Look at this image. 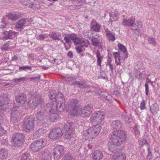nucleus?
<instances>
[{"label":"nucleus","mask_w":160,"mask_h":160,"mask_svg":"<svg viewBox=\"0 0 160 160\" xmlns=\"http://www.w3.org/2000/svg\"><path fill=\"white\" fill-rule=\"evenodd\" d=\"M112 128L117 130L113 131L111 136V142L113 145L119 146L124 143L127 138L126 132L123 131L117 130L121 128L122 124L120 121L116 120L112 122Z\"/></svg>","instance_id":"f257e3e1"},{"label":"nucleus","mask_w":160,"mask_h":160,"mask_svg":"<svg viewBox=\"0 0 160 160\" xmlns=\"http://www.w3.org/2000/svg\"><path fill=\"white\" fill-rule=\"evenodd\" d=\"M68 107L67 111L71 115H77L79 114V109L78 101L76 99L69 100L68 103Z\"/></svg>","instance_id":"f03ea898"},{"label":"nucleus","mask_w":160,"mask_h":160,"mask_svg":"<svg viewBox=\"0 0 160 160\" xmlns=\"http://www.w3.org/2000/svg\"><path fill=\"white\" fill-rule=\"evenodd\" d=\"M48 107L46 109L47 112H55L56 111L59 112L63 111L65 108V102H56L55 104L51 103L47 105Z\"/></svg>","instance_id":"7ed1b4c3"},{"label":"nucleus","mask_w":160,"mask_h":160,"mask_svg":"<svg viewBox=\"0 0 160 160\" xmlns=\"http://www.w3.org/2000/svg\"><path fill=\"white\" fill-rule=\"evenodd\" d=\"M34 118L32 117H26L24 118L23 124V129L26 132L32 131L34 128Z\"/></svg>","instance_id":"20e7f679"},{"label":"nucleus","mask_w":160,"mask_h":160,"mask_svg":"<svg viewBox=\"0 0 160 160\" xmlns=\"http://www.w3.org/2000/svg\"><path fill=\"white\" fill-rule=\"evenodd\" d=\"M11 104L10 99L8 95L7 94L1 95L0 96V108L3 110H6L9 108Z\"/></svg>","instance_id":"39448f33"},{"label":"nucleus","mask_w":160,"mask_h":160,"mask_svg":"<svg viewBox=\"0 0 160 160\" xmlns=\"http://www.w3.org/2000/svg\"><path fill=\"white\" fill-rule=\"evenodd\" d=\"M101 130L100 125H94L93 127L87 129L85 132V134H87L88 137H92L93 138L94 137L97 136L100 132Z\"/></svg>","instance_id":"423d86ee"},{"label":"nucleus","mask_w":160,"mask_h":160,"mask_svg":"<svg viewBox=\"0 0 160 160\" xmlns=\"http://www.w3.org/2000/svg\"><path fill=\"white\" fill-rule=\"evenodd\" d=\"M104 118L103 113L98 111L94 114L90 118L91 123L94 125H99Z\"/></svg>","instance_id":"0eeeda50"},{"label":"nucleus","mask_w":160,"mask_h":160,"mask_svg":"<svg viewBox=\"0 0 160 160\" xmlns=\"http://www.w3.org/2000/svg\"><path fill=\"white\" fill-rule=\"evenodd\" d=\"M24 6L33 9L40 8V5L38 2L36 0H19Z\"/></svg>","instance_id":"6e6552de"},{"label":"nucleus","mask_w":160,"mask_h":160,"mask_svg":"<svg viewBox=\"0 0 160 160\" xmlns=\"http://www.w3.org/2000/svg\"><path fill=\"white\" fill-rule=\"evenodd\" d=\"M44 140L42 139L37 140L31 144L29 147L30 148L32 151H38L44 147Z\"/></svg>","instance_id":"1a4fd4ad"},{"label":"nucleus","mask_w":160,"mask_h":160,"mask_svg":"<svg viewBox=\"0 0 160 160\" xmlns=\"http://www.w3.org/2000/svg\"><path fill=\"white\" fill-rule=\"evenodd\" d=\"M24 136L20 133H16L12 137L13 142L15 146L20 147L23 144Z\"/></svg>","instance_id":"9d476101"},{"label":"nucleus","mask_w":160,"mask_h":160,"mask_svg":"<svg viewBox=\"0 0 160 160\" xmlns=\"http://www.w3.org/2000/svg\"><path fill=\"white\" fill-rule=\"evenodd\" d=\"M46 112L43 111H39L36 113L38 122L40 123L44 124L48 122V119Z\"/></svg>","instance_id":"9b49d317"},{"label":"nucleus","mask_w":160,"mask_h":160,"mask_svg":"<svg viewBox=\"0 0 160 160\" xmlns=\"http://www.w3.org/2000/svg\"><path fill=\"white\" fill-rule=\"evenodd\" d=\"M62 135V131L60 128H54L51 130L49 137L52 139H56L61 137Z\"/></svg>","instance_id":"f8f14e48"},{"label":"nucleus","mask_w":160,"mask_h":160,"mask_svg":"<svg viewBox=\"0 0 160 160\" xmlns=\"http://www.w3.org/2000/svg\"><path fill=\"white\" fill-rule=\"evenodd\" d=\"M54 91H51L50 92L51 99L55 98L56 102H65V100L64 95L61 92H58L56 94H54Z\"/></svg>","instance_id":"ddd939ff"},{"label":"nucleus","mask_w":160,"mask_h":160,"mask_svg":"<svg viewBox=\"0 0 160 160\" xmlns=\"http://www.w3.org/2000/svg\"><path fill=\"white\" fill-rule=\"evenodd\" d=\"M64 148L62 145H57L55 147L53 151V155L55 159H59L61 155H63Z\"/></svg>","instance_id":"4468645a"},{"label":"nucleus","mask_w":160,"mask_h":160,"mask_svg":"<svg viewBox=\"0 0 160 160\" xmlns=\"http://www.w3.org/2000/svg\"><path fill=\"white\" fill-rule=\"evenodd\" d=\"M64 128L65 130V135L66 138L67 139L70 138L73 135L74 130L69 123L64 125Z\"/></svg>","instance_id":"2eb2a0df"},{"label":"nucleus","mask_w":160,"mask_h":160,"mask_svg":"<svg viewBox=\"0 0 160 160\" xmlns=\"http://www.w3.org/2000/svg\"><path fill=\"white\" fill-rule=\"evenodd\" d=\"M43 102V99L41 96L38 95L35 96L33 99L31 104L32 108H34L35 107H37Z\"/></svg>","instance_id":"dca6fc26"},{"label":"nucleus","mask_w":160,"mask_h":160,"mask_svg":"<svg viewBox=\"0 0 160 160\" xmlns=\"http://www.w3.org/2000/svg\"><path fill=\"white\" fill-rule=\"evenodd\" d=\"M16 102L20 105H23L27 101V97L25 95L20 94L15 97Z\"/></svg>","instance_id":"f3484780"},{"label":"nucleus","mask_w":160,"mask_h":160,"mask_svg":"<svg viewBox=\"0 0 160 160\" xmlns=\"http://www.w3.org/2000/svg\"><path fill=\"white\" fill-rule=\"evenodd\" d=\"M39 155H42V160H51V154L49 151L46 149L40 152Z\"/></svg>","instance_id":"a211bd4d"},{"label":"nucleus","mask_w":160,"mask_h":160,"mask_svg":"<svg viewBox=\"0 0 160 160\" xmlns=\"http://www.w3.org/2000/svg\"><path fill=\"white\" fill-rule=\"evenodd\" d=\"M3 33L4 35V38L6 39H11L12 38H14L18 36L19 34L18 32H12L11 30H10L8 32L4 31Z\"/></svg>","instance_id":"6ab92c4d"},{"label":"nucleus","mask_w":160,"mask_h":160,"mask_svg":"<svg viewBox=\"0 0 160 160\" xmlns=\"http://www.w3.org/2000/svg\"><path fill=\"white\" fill-rule=\"evenodd\" d=\"M92 156L93 160H100L102 159L103 154L100 150H96L94 152Z\"/></svg>","instance_id":"aec40b11"},{"label":"nucleus","mask_w":160,"mask_h":160,"mask_svg":"<svg viewBox=\"0 0 160 160\" xmlns=\"http://www.w3.org/2000/svg\"><path fill=\"white\" fill-rule=\"evenodd\" d=\"M113 55H114L115 62L117 65L121 64L120 61H124V60L128 57L127 56H124L122 57L120 56L119 57V54L118 52H115Z\"/></svg>","instance_id":"412c9836"},{"label":"nucleus","mask_w":160,"mask_h":160,"mask_svg":"<svg viewBox=\"0 0 160 160\" xmlns=\"http://www.w3.org/2000/svg\"><path fill=\"white\" fill-rule=\"evenodd\" d=\"M135 21V18L131 17L128 19H125L123 21V25L130 27L131 28L132 27L133 24L134 23Z\"/></svg>","instance_id":"4be33fe9"},{"label":"nucleus","mask_w":160,"mask_h":160,"mask_svg":"<svg viewBox=\"0 0 160 160\" xmlns=\"http://www.w3.org/2000/svg\"><path fill=\"white\" fill-rule=\"evenodd\" d=\"M79 114L77 116L81 115L83 117L89 116L91 113H90V111H88L84 108L83 109H81L80 108L79 109Z\"/></svg>","instance_id":"5701e85b"},{"label":"nucleus","mask_w":160,"mask_h":160,"mask_svg":"<svg viewBox=\"0 0 160 160\" xmlns=\"http://www.w3.org/2000/svg\"><path fill=\"white\" fill-rule=\"evenodd\" d=\"M26 20L27 19L25 18H22L18 21L16 25V28L18 29L23 28V27L26 22Z\"/></svg>","instance_id":"b1692460"},{"label":"nucleus","mask_w":160,"mask_h":160,"mask_svg":"<svg viewBox=\"0 0 160 160\" xmlns=\"http://www.w3.org/2000/svg\"><path fill=\"white\" fill-rule=\"evenodd\" d=\"M150 111L153 114H155L159 110V107L158 104L155 103L150 106Z\"/></svg>","instance_id":"393cba45"},{"label":"nucleus","mask_w":160,"mask_h":160,"mask_svg":"<svg viewBox=\"0 0 160 160\" xmlns=\"http://www.w3.org/2000/svg\"><path fill=\"white\" fill-rule=\"evenodd\" d=\"M46 132V129L44 130V129L41 128L38 129L34 133L33 136L35 138H37L43 135Z\"/></svg>","instance_id":"a878e982"},{"label":"nucleus","mask_w":160,"mask_h":160,"mask_svg":"<svg viewBox=\"0 0 160 160\" xmlns=\"http://www.w3.org/2000/svg\"><path fill=\"white\" fill-rule=\"evenodd\" d=\"M142 27V22L140 21H137L136 23L133 24L132 29L139 32L140 29Z\"/></svg>","instance_id":"bb28decb"},{"label":"nucleus","mask_w":160,"mask_h":160,"mask_svg":"<svg viewBox=\"0 0 160 160\" xmlns=\"http://www.w3.org/2000/svg\"><path fill=\"white\" fill-rule=\"evenodd\" d=\"M93 23H94V24L92 26V29L96 32H98L100 28V25L96 22L93 21L92 22L91 24H92Z\"/></svg>","instance_id":"cd10ccee"},{"label":"nucleus","mask_w":160,"mask_h":160,"mask_svg":"<svg viewBox=\"0 0 160 160\" xmlns=\"http://www.w3.org/2000/svg\"><path fill=\"white\" fill-rule=\"evenodd\" d=\"M7 17L13 21H15L18 20L19 18V15L15 13H9Z\"/></svg>","instance_id":"c85d7f7f"},{"label":"nucleus","mask_w":160,"mask_h":160,"mask_svg":"<svg viewBox=\"0 0 160 160\" xmlns=\"http://www.w3.org/2000/svg\"><path fill=\"white\" fill-rule=\"evenodd\" d=\"M50 112L51 113L50 114L49 120L51 122H53L58 118V115L56 113V112Z\"/></svg>","instance_id":"c756f323"},{"label":"nucleus","mask_w":160,"mask_h":160,"mask_svg":"<svg viewBox=\"0 0 160 160\" xmlns=\"http://www.w3.org/2000/svg\"><path fill=\"white\" fill-rule=\"evenodd\" d=\"M122 116L123 120L125 121L127 124H129L131 122L132 119L130 118L126 114L122 113Z\"/></svg>","instance_id":"7c9ffc66"},{"label":"nucleus","mask_w":160,"mask_h":160,"mask_svg":"<svg viewBox=\"0 0 160 160\" xmlns=\"http://www.w3.org/2000/svg\"><path fill=\"white\" fill-rule=\"evenodd\" d=\"M113 158L114 160H125L126 156L124 154L119 155H114Z\"/></svg>","instance_id":"2f4dec72"},{"label":"nucleus","mask_w":160,"mask_h":160,"mask_svg":"<svg viewBox=\"0 0 160 160\" xmlns=\"http://www.w3.org/2000/svg\"><path fill=\"white\" fill-rule=\"evenodd\" d=\"M7 153L5 149H0V158L3 159L7 157Z\"/></svg>","instance_id":"473e14b6"},{"label":"nucleus","mask_w":160,"mask_h":160,"mask_svg":"<svg viewBox=\"0 0 160 160\" xmlns=\"http://www.w3.org/2000/svg\"><path fill=\"white\" fill-rule=\"evenodd\" d=\"M91 41L92 45L94 46H99L100 42L97 38L95 37H92V38Z\"/></svg>","instance_id":"72a5a7b5"},{"label":"nucleus","mask_w":160,"mask_h":160,"mask_svg":"<svg viewBox=\"0 0 160 160\" xmlns=\"http://www.w3.org/2000/svg\"><path fill=\"white\" fill-rule=\"evenodd\" d=\"M30 156L28 153H25L22 154L21 160H30Z\"/></svg>","instance_id":"f704fd0d"},{"label":"nucleus","mask_w":160,"mask_h":160,"mask_svg":"<svg viewBox=\"0 0 160 160\" xmlns=\"http://www.w3.org/2000/svg\"><path fill=\"white\" fill-rule=\"evenodd\" d=\"M89 41L88 40H82L81 41V46L82 48L83 47H88Z\"/></svg>","instance_id":"c9c22d12"},{"label":"nucleus","mask_w":160,"mask_h":160,"mask_svg":"<svg viewBox=\"0 0 160 160\" xmlns=\"http://www.w3.org/2000/svg\"><path fill=\"white\" fill-rule=\"evenodd\" d=\"M84 108L88 111H90V113H91V112L93 109V106L92 104H89L87 105V106L84 107Z\"/></svg>","instance_id":"e433bc0d"},{"label":"nucleus","mask_w":160,"mask_h":160,"mask_svg":"<svg viewBox=\"0 0 160 160\" xmlns=\"http://www.w3.org/2000/svg\"><path fill=\"white\" fill-rule=\"evenodd\" d=\"M50 36L51 38H52V39H53V40H60V39L57 36L56 34V32H52Z\"/></svg>","instance_id":"4c0bfd02"},{"label":"nucleus","mask_w":160,"mask_h":160,"mask_svg":"<svg viewBox=\"0 0 160 160\" xmlns=\"http://www.w3.org/2000/svg\"><path fill=\"white\" fill-rule=\"evenodd\" d=\"M107 35L108 36L109 40L113 41L115 40V36L112 33L110 32L107 33Z\"/></svg>","instance_id":"58836bf2"},{"label":"nucleus","mask_w":160,"mask_h":160,"mask_svg":"<svg viewBox=\"0 0 160 160\" xmlns=\"http://www.w3.org/2000/svg\"><path fill=\"white\" fill-rule=\"evenodd\" d=\"M9 42H8L5 44L2 47L1 49L3 51H6L8 49L9 47Z\"/></svg>","instance_id":"ea45409f"},{"label":"nucleus","mask_w":160,"mask_h":160,"mask_svg":"<svg viewBox=\"0 0 160 160\" xmlns=\"http://www.w3.org/2000/svg\"><path fill=\"white\" fill-rule=\"evenodd\" d=\"M118 48L119 49L122 51L123 53H125L126 52V47L123 45L120 44L118 46Z\"/></svg>","instance_id":"a19ab883"},{"label":"nucleus","mask_w":160,"mask_h":160,"mask_svg":"<svg viewBox=\"0 0 160 160\" xmlns=\"http://www.w3.org/2000/svg\"><path fill=\"white\" fill-rule=\"evenodd\" d=\"M25 80V78L22 77L20 78H15L13 80V82L17 83H18L19 82L22 81H24Z\"/></svg>","instance_id":"79ce46f5"},{"label":"nucleus","mask_w":160,"mask_h":160,"mask_svg":"<svg viewBox=\"0 0 160 160\" xmlns=\"http://www.w3.org/2000/svg\"><path fill=\"white\" fill-rule=\"evenodd\" d=\"M148 41L149 43L153 44L154 45H156V42L154 38H148Z\"/></svg>","instance_id":"37998d69"},{"label":"nucleus","mask_w":160,"mask_h":160,"mask_svg":"<svg viewBox=\"0 0 160 160\" xmlns=\"http://www.w3.org/2000/svg\"><path fill=\"white\" fill-rule=\"evenodd\" d=\"M73 158L71 155L68 154L65 156L62 160H71Z\"/></svg>","instance_id":"c03bdc74"},{"label":"nucleus","mask_w":160,"mask_h":160,"mask_svg":"<svg viewBox=\"0 0 160 160\" xmlns=\"http://www.w3.org/2000/svg\"><path fill=\"white\" fill-rule=\"evenodd\" d=\"M64 79L66 81L70 82L72 80H75V78H74L72 77H71L67 76L64 78Z\"/></svg>","instance_id":"a18cd8bd"},{"label":"nucleus","mask_w":160,"mask_h":160,"mask_svg":"<svg viewBox=\"0 0 160 160\" xmlns=\"http://www.w3.org/2000/svg\"><path fill=\"white\" fill-rule=\"evenodd\" d=\"M64 39L67 44L70 45L72 43V42L69 37L66 36L64 38Z\"/></svg>","instance_id":"49530a36"},{"label":"nucleus","mask_w":160,"mask_h":160,"mask_svg":"<svg viewBox=\"0 0 160 160\" xmlns=\"http://www.w3.org/2000/svg\"><path fill=\"white\" fill-rule=\"evenodd\" d=\"M19 114V113L17 110H12L11 113V115L15 116V117H18Z\"/></svg>","instance_id":"de8ad7c7"},{"label":"nucleus","mask_w":160,"mask_h":160,"mask_svg":"<svg viewBox=\"0 0 160 160\" xmlns=\"http://www.w3.org/2000/svg\"><path fill=\"white\" fill-rule=\"evenodd\" d=\"M145 103L144 100H142L140 104V108L141 110H143L145 108Z\"/></svg>","instance_id":"09e8293b"},{"label":"nucleus","mask_w":160,"mask_h":160,"mask_svg":"<svg viewBox=\"0 0 160 160\" xmlns=\"http://www.w3.org/2000/svg\"><path fill=\"white\" fill-rule=\"evenodd\" d=\"M76 49L78 53H80L83 51L82 48L80 45L77 46Z\"/></svg>","instance_id":"8fccbe9b"},{"label":"nucleus","mask_w":160,"mask_h":160,"mask_svg":"<svg viewBox=\"0 0 160 160\" xmlns=\"http://www.w3.org/2000/svg\"><path fill=\"white\" fill-rule=\"evenodd\" d=\"M133 129L136 134L138 135L140 134V131L138 130L137 125H135Z\"/></svg>","instance_id":"3c124183"},{"label":"nucleus","mask_w":160,"mask_h":160,"mask_svg":"<svg viewBox=\"0 0 160 160\" xmlns=\"http://www.w3.org/2000/svg\"><path fill=\"white\" fill-rule=\"evenodd\" d=\"M68 36H69L70 39L72 40L73 41L77 37V35L75 33H72Z\"/></svg>","instance_id":"603ef678"},{"label":"nucleus","mask_w":160,"mask_h":160,"mask_svg":"<svg viewBox=\"0 0 160 160\" xmlns=\"http://www.w3.org/2000/svg\"><path fill=\"white\" fill-rule=\"evenodd\" d=\"M11 116V121L13 123H15L16 122H17V117H15V116H13V115Z\"/></svg>","instance_id":"864d4df0"},{"label":"nucleus","mask_w":160,"mask_h":160,"mask_svg":"<svg viewBox=\"0 0 160 160\" xmlns=\"http://www.w3.org/2000/svg\"><path fill=\"white\" fill-rule=\"evenodd\" d=\"M73 42L75 44L77 45L78 44L81 42L80 39L77 38V37L73 40Z\"/></svg>","instance_id":"5fc2aeb1"},{"label":"nucleus","mask_w":160,"mask_h":160,"mask_svg":"<svg viewBox=\"0 0 160 160\" xmlns=\"http://www.w3.org/2000/svg\"><path fill=\"white\" fill-rule=\"evenodd\" d=\"M103 58V56L102 55L100 56V57L97 58V62L98 65L101 66V63L102 62V59Z\"/></svg>","instance_id":"6e6d98bb"},{"label":"nucleus","mask_w":160,"mask_h":160,"mask_svg":"<svg viewBox=\"0 0 160 160\" xmlns=\"http://www.w3.org/2000/svg\"><path fill=\"white\" fill-rule=\"evenodd\" d=\"M19 69H22V70H25V69H30L31 70L32 67H28V66H23V67H19Z\"/></svg>","instance_id":"4d7b16f0"},{"label":"nucleus","mask_w":160,"mask_h":160,"mask_svg":"<svg viewBox=\"0 0 160 160\" xmlns=\"http://www.w3.org/2000/svg\"><path fill=\"white\" fill-rule=\"evenodd\" d=\"M82 88H89L90 87V85L86 83L85 82H83Z\"/></svg>","instance_id":"13d9d810"},{"label":"nucleus","mask_w":160,"mask_h":160,"mask_svg":"<svg viewBox=\"0 0 160 160\" xmlns=\"http://www.w3.org/2000/svg\"><path fill=\"white\" fill-rule=\"evenodd\" d=\"M145 92L146 95L148 96V86L147 83H145Z\"/></svg>","instance_id":"bf43d9fd"},{"label":"nucleus","mask_w":160,"mask_h":160,"mask_svg":"<svg viewBox=\"0 0 160 160\" xmlns=\"http://www.w3.org/2000/svg\"><path fill=\"white\" fill-rule=\"evenodd\" d=\"M147 150L148 153V157H150V158H151V157L152 156V154L151 151L150 150V148L149 147H148Z\"/></svg>","instance_id":"052dcab7"},{"label":"nucleus","mask_w":160,"mask_h":160,"mask_svg":"<svg viewBox=\"0 0 160 160\" xmlns=\"http://www.w3.org/2000/svg\"><path fill=\"white\" fill-rule=\"evenodd\" d=\"M100 78L103 79H105L106 78V75L105 74L104 72H102L100 73Z\"/></svg>","instance_id":"680f3d73"},{"label":"nucleus","mask_w":160,"mask_h":160,"mask_svg":"<svg viewBox=\"0 0 160 160\" xmlns=\"http://www.w3.org/2000/svg\"><path fill=\"white\" fill-rule=\"evenodd\" d=\"M111 61V60H110V62ZM107 65H108L110 69L111 70H113V65L112 64L110 63V62H108Z\"/></svg>","instance_id":"e2e57ef3"},{"label":"nucleus","mask_w":160,"mask_h":160,"mask_svg":"<svg viewBox=\"0 0 160 160\" xmlns=\"http://www.w3.org/2000/svg\"><path fill=\"white\" fill-rule=\"evenodd\" d=\"M40 78V75H38L37 77H32L30 78V80H37V79H39Z\"/></svg>","instance_id":"0e129e2a"},{"label":"nucleus","mask_w":160,"mask_h":160,"mask_svg":"<svg viewBox=\"0 0 160 160\" xmlns=\"http://www.w3.org/2000/svg\"><path fill=\"white\" fill-rule=\"evenodd\" d=\"M67 55L70 58H72L73 56V53L71 51H69Z\"/></svg>","instance_id":"69168bd1"},{"label":"nucleus","mask_w":160,"mask_h":160,"mask_svg":"<svg viewBox=\"0 0 160 160\" xmlns=\"http://www.w3.org/2000/svg\"><path fill=\"white\" fill-rule=\"evenodd\" d=\"M39 39L41 40H43L45 38V36L43 34H40L39 36Z\"/></svg>","instance_id":"338daca9"},{"label":"nucleus","mask_w":160,"mask_h":160,"mask_svg":"<svg viewBox=\"0 0 160 160\" xmlns=\"http://www.w3.org/2000/svg\"><path fill=\"white\" fill-rule=\"evenodd\" d=\"M114 92V94L117 96L119 95L120 93L119 92L118 90L116 89L114 90L113 91Z\"/></svg>","instance_id":"774afa93"}]
</instances>
